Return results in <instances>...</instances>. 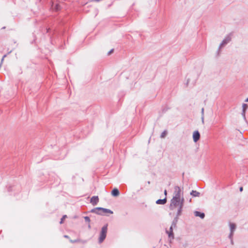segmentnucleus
<instances>
[{
  "instance_id": "20e7f679",
  "label": "nucleus",
  "mask_w": 248,
  "mask_h": 248,
  "mask_svg": "<svg viewBox=\"0 0 248 248\" xmlns=\"http://www.w3.org/2000/svg\"><path fill=\"white\" fill-rule=\"evenodd\" d=\"M173 226L175 227V224H172L169 230H166V233L168 234V236L170 240L174 238V234L173 233Z\"/></svg>"
},
{
  "instance_id": "423d86ee",
  "label": "nucleus",
  "mask_w": 248,
  "mask_h": 248,
  "mask_svg": "<svg viewBox=\"0 0 248 248\" xmlns=\"http://www.w3.org/2000/svg\"><path fill=\"white\" fill-rule=\"evenodd\" d=\"M200 138V133L198 131H195L193 133V139L195 142H197Z\"/></svg>"
},
{
  "instance_id": "9b49d317",
  "label": "nucleus",
  "mask_w": 248,
  "mask_h": 248,
  "mask_svg": "<svg viewBox=\"0 0 248 248\" xmlns=\"http://www.w3.org/2000/svg\"><path fill=\"white\" fill-rule=\"evenodd\" d=\"M230 230H231V235H232V233L235 229L236 225L234 223H230Z\"/></svg>"
},
{
  "instance_id": "412c9836",
  "label": "nucleus",
  "mask_w": 248,
  "mask_h": 248,
  "mask_svg": "<svg viewBox=\"0 0 248 248\" xmlns=\"http://www.w3.org/2000/svg\"><path fill=\"white\" fill-rule=\"evenodd\" d=\"M164 194H165V195H167V190H165L164 191Z\"/></svg>"
},
{
  "instance_id": "f8f14e48",
  "label": "nucleus",
  "mask_w": 248,
  "mask_h": 248,
  "mask_svg": "<svg viewBox=\"0 0 248 248\" xmlns=\"http://www.w3.org/2000/svg\"><path fill=\"white\" fill-rule=\"evenodd\" d=\"M195 215L197 217H200L201 218H203L204 217V214L201 213L198 211L195 212Z\"/></svg>"
},
{
  "instance_id": "f3484780",
  "label": "nucleus",
  "mask_w": 248,
  "mask_h": 248,
  "mask_svg": "<svg viewBox=\"0 0 248 248\" xmlns=\"http://www.w3.org/2000/svg\"><path fill=\"white\" fill-rule=\"evenodd\" d=\"M84 219L85 220L86 222H88V223H90V219L89 218V217H84Z\"/></svg>"
},
{
  "instance_id": "f257e3e1",
  "label": "nucleus",
  "mask_w": 248,
  "mask_h": 248,
  "mask_svg": "<svg viewBox=\"0 0 248 248\" xmlns=\"http://www.w3.org/2000/svg\"><path fill=\"white\" fill-rule=\"evenodd\" d=\"M184 202L182 201H175L171 200L170 206V214L178 216L181 214L182 209L184 205Z\"/></svg>"
},
{
  "instance_id": "6e6552de",
  "label": "nucleus",
  "mask_w": 248,
  "mask_h": 248,
  "mask_svg": "<svg viewBox=\"0 0 248 248\" xmlns=\"http://www.w3.org/2000/svg\"><path fill=\"white\" fill-rule=\"evenodd\" d=\"M96 210H101L102 211L103 213L106 214V213H109V214H112L113 212L109 209H107L105 208H96Z\"/></svg>"
},
{
  "instance_id": "6ab92c4d",
  "label": "nucleus",
  "mask_w": 248,
  "mask_h": 248,
  "mask_svg": "<svg viewBox=\"0 0 248 248\" xmlns=\"http://www.w3.org/2000/svg\"><path fill=\"white\" fill-rule=\"evenodd\" d=\"M243 187H240V191L241 192H242V191H243Z\"/></svg>"
},
{
  "instance_id": "a211bd4d",
  "label": "nucleus",
  "mask_w": 248,
  "mask_h": 248,
  "mask_svg": "<svg viewBox=\"0 0 248 248\" xmlns=\"http://www.w3.org/2000/svg\"><path fill=\"white\" fill-rule=\"evenodd\" d=\"M78 240H70V242H71V243H75V242H78Z\"/></svg>"
},
{
  "instance_id": "f03ea898",
  "label": "nucleus",
  "mask_w": 248,
  "mask_h": 248,
  "mask_svg": "<svg viewBox=\"0 0 248 248\" xmlns=\"http://www.w3.org/2000/svg\"><path fill=\"white\" fill-rule=\"evenodd\" d=\"M172 200H175V201H182L184 202V199L182 196V192L181 188L179 186H175L174 196Z\"/></svg>"
},
{
  "instance_id": "2eb2a0df",
  "label": "nucleus",
  "mask_w": 248,
  "mask_h": 248,
  "mask_svg": "<svg viewBox=\"0 0 248 248\" xmlns=\"http://www.w3.org/2000/svg\"><path fill=\"white\" fill-rule=\"evenodd\" d=\"M167 134V131L166 130L164 131L161 134L160 137L161 138H164L166 137Z\"/></svg>"
},
{
  "instance_id": "0eeeda50",
  "label": "nucleus",
  "mask_w": 248,
  "mask_h": 248,
  "mask_svg": "<svg viewBox=\"0 0 248 248\" xmlns=\"http://www.w3.org/2000/svg\"><path fill=\"white\" fill-rule=\"evenodd\" d=\"M99 201V199L97 196H93L91 199L90 202L93 205H95Z\"/></svg>"
},
{
  "instance_id": "9d476101",
  "label": "nucleus",
  "mask_w": 248,
  "mask_h": 248,
  "mask_svg": "<svg viewBox=\"0 0 248 248\" xmlns=\"http://www.w3.org/2000/svg\"><path fill=\"white\" fill-rule=\"evenodd\" d=\"M166 202H167V200L166 198H165L162 200L159 199V200H157L156 202V203L158 204H164L166 203Z\"/></svg>"
},
{
  "instance_id": "b1692460",
  "label": "nucleus",
  "mask_w": 248,
  "mask_h": 248,
  "mask_svg": "<svg viewBox=\"0 0 248 248\" xmlns=\"http://www.w3.org/2000/svg\"><path fill=\"white\" fill-rule=\"evenodd\" d=\"M90 227H91V226H90V225L89 224V228H90Z\"/></svg>"
},
{
  "instance_id": "5701e85b",
  "label": "nucleus",
  "mask_w": 248,
  "mask_h": 248,
  "mask_svg": "<svg viewBox=\"0 0 248 248\" xmlns=\"http://www.w3.org/2000/svg\"><path fill=\"white\" fill-rule=\"evenodd\" d=\"M246 102H248V98L246 99V100H245Z\"/></svg>"
},
{
  "instance_id": "aec40b11",
  "label": "nucleus",
  "mask_w": 248,
  "mask_h": 248,
  "mask_svg": "<svg viewBox=\"0 0 248 248\" xmlns=\"http://www.w3.org/2000/svg\"><path fill=\"white\" fill-rule=\"evenodd\" d=\"M113 50L112 49L111 50H110L109 53H108V55H110L112 52H113Z\"/></svg>"
},
{
  "instance_id": "39448f33",
  "label": "nucleus",
  "mask_w": 248,
  "mask_h": 248,
  "mask_svg": "<svg viewBox=\"0 0 248 248\" xmlns=\"http://www.w3.org/2000/svg\"><path fill=\"white\" fill-rule=\"evenodd\" d=\"M51 8L53 10L57 11L61 9V6L58 1H53L51 4Z\"/></svg>"
},
{
  "instance_id": "4468645a",
  "label": "nucleus",
  "mask_w": 248,
  "mask_h": 248,
  "mask_svg": "<svg viewBox=\"0 0 248 248\" xmlns=\"http://www.w3.org/2000/svg\"><path fill=\"white\" fill-rule=\"evenodd\" d=\"M190 194L194 197H198L200 195V193L194 190H192Z\"/></svg>"
},
{
  "instance_id": "1a4fd4ad",
  "label": "nucleus",
  "mask_w": 248,
  "mask_h": 248,
  "mask_svg": "<svg viewBox=\"0 0 248 248\" xmlns=\"http://www.w3.org/2000/svg\"><path fill=\"white\" fill-rule=\"evenodd\" d=\"M119 194V191L117 188H114L111 191V195L114 197L118 196Z\"/></svg>"
},
{
  "instance_id": "4be33fe9",
  "label": "nucleus",
  "mask_w": 248,
  "mask_h": 248,
  "mask_svg": "<svg viewBox=\"0 0 248 248\" xmlns=\"http://www.w3.org/2000/svg\"><path fill=\"white\" fill-rule=\"evenodd\" d=\"M64 237L68 238L69 236L68 235H64Z\"/></svg>"
},
{
  "instance_id": "ddd939ff",
  "label": "nucleus",
  "mask_w": 248,
  "mask_h": 248,
  "mask_svg": "<svg viewBox=\"0 0 248 248\" xmlns=\"http://www.w3.org/2000/svg\"><path fill=\"white\" fill-rule=\"evenodd\" d=\"M242 108H243V116H245V113H246V111L248 108V106L247 104H243V105H242Z\"/></svg>"
},
{
  "instance_id": "dca6fc26",
  "label": "nucleus",
  "mask_w": 248,
  "mask_h": 248,
  "mask_svg": "<svg viewBox=\"0 0 248 248\" xmlns=\"http://www.w3.org/2000/svg\"><path fill=\"white\" fill-rule=\"evenodd\" d=\"M67 217V216L66 215H64L61 218V220L60 221V223L61 224H62L63 223V221L64 220V219Z\"/></svg>"
},
{
  "instance_id": "7ed1b4c3",
  "label": "nucleus",
  "mask_w": 248,
  "mask_h": 248,
  "mask_svg": "<svg viewBox=\"0 0 248 248\" xmlns=\"http://www.w3.org/2000/svg\"><path fill=\"white\" fill-rule=\"evenodd\" d=\"M107 232V225L103 226L100 232V237L99 238V242L101 243L106 238Z\"/></svg>"
}]
</instances>
